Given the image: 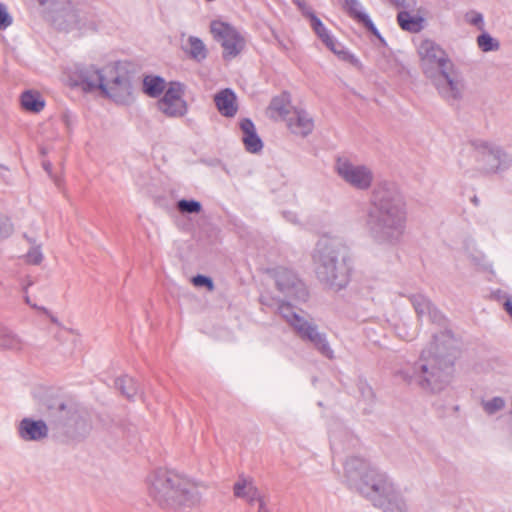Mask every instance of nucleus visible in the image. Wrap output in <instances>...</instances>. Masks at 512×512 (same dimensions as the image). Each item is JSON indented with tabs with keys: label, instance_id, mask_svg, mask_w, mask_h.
I'll return each instance as SVG.
<instances>
[{
	"label": "nucleus",
	"instance_id": "obj_37",
	"mask_svg": "<svg viewBox=\"0 0 512 512\" xmlns=\"http://www.w3.org/2000/svg\"><path fill=\"white\" fill-rule=\"evenodd\" d=\"M12 16L9 14L6 5L0 3V29L4 30L12 24Z\"/></svg>",
	"mask_w": 512,
	"mask_h": 512
},
{
	"label": "nucleus",
	"instance_id": "obj_43",
	"mask_svg": "<svg viewBox=\"0 0 512 512\" xmlns=\"http://www.w3.org/2000/svg\"><path fill=\"white\" fill-rule=\"evenodd\" d=\"M44 169L48 172V174L52 177V172H51V169H52V166L50 163H44Z\"/></svg>",
	"mask_w": 512,
	"mask_h": 512
},
{
	"label": "nucleus",
	"instance_id": "obj_18",
	"mask_svg": "<svg viewBox=\"0 0 512 512\" xmlns=\"http://www.w3.org/2000/svg\"><path fill=\"white\" fill-rule=\"evenodd\" d=\"M32 284L33 280L30 277H28L26 281L22 284L21 290L23 302L32 310H34L38 315L47 317L50 320V322L56 326H61L58 317L52 311H50L48 308L42 305L35 294L29 292L28 289Z\"/></svg>",
	"mask_w": 512,
	"mask_h": 512
},
{
	"label": "nucleus",
	"instance_id": "obj_20",
	"mask_svg": "<svg viewBox=\"0 0 512 512\" xmlns=\"http://www.w3.org/2000/svg\"><path fill=\"white\" fill-rule=\"evenodd\" d=\"M26 348L23 337L10 327L0 323V350L21 352Z\"/></svg>",
	"mask_w": 512,
	"mask_h": 512
},
{
	"label": "nucleus",
	"instance_id": "obj_24",
	"mask_svg": "<svg viewBox=\"0 0 512 512\" xmlns=\"http://www.w3.org/2000/svg\"><path fill=\"white\" fill-rule=\"evenodd\" d=\"M345 9L354 17L357 21L363 23L365 27L371 31L374 35L379 36L378 31L369 17L362 11L361 4L358 0H343Z\"/></svg>",
	"mask_w": 512,
	"mask_h": 512
},
{
	"label": "nucleus",
	"instance_id": "obj_10",
	"mask_svg": "<svg viewBox=\"0 0 512 512\" xmlns=\"http://www.w3.org/2000/svg\"><path fill=\"white\" fill-rule=\"evenodd\" d=\"M210 32L222 49L225 60H232L239 56L246 47L244 36L230 23L222 20H213L210 23Z\"/></svg>",
	"mask_w": 512,
	"mask_h": 512
},
{
	"label": "nucleus",
	"instance_id": "obj_14",
	"mask_svg": "<svg viewBox=\"0 0 512 512\" xmlns=\"http://www.w3.org/2000/svg\"><path fill=\"white\" fill-rule=\"evenodd\" d=\"M19 437L24 441H41L48 436V426L43 420L23 418L17 428Z\"/></svg>",
	"mask_w": 512,
	"mask_h": 512
},
{
	"label": "nucleus",
	"instance_id": "obj_33",
	"mask_svg": "<svg viewBox=\"0 0 512 512\" xmlns=\"http://www.w3.org/2000/svg\"><path fill=\"white\" fill-rule=\"evenodd\" d=\"M465 20L468 24L476 27L480 31H484L485 22L483 15L477 11H469L465 15Z\"/></svg>",
	"mask_w": 512,
	"mask_h": 512
},
{
	"label": "nucleus",
	"instance_id": "obj_7",
	"mask_svg": "<svg viewBox=\"0 0 512 512\" xmlns=\"http://www.w3.org/2000/svg\"><path fill=\"white\" fill-rule=\"evenodd\" d=\"M279 313L301 339L310 341L324 356L333 357V350L325 335L319 333L317 327L306 319L302 310L289 303H283L279 306Z\"/></svg>",
	"mask_w": 512,
	"mask_h": 512
},
{
	"label": "nucleus",
	"instance_id": "obj_1",
	"mask_svg": "<svg viewBox=\"0 0 512 512\" xmlns=\"http://www.w3.org/2000/svg\"><path fill=\"white\" fill-rule=\"evenodd\" d=\"M363 225L379 244H395L401 239L406 225V209L394 187L385 183L374 189Z\"/></svg>",
	"mask_w": 512,
	"mask_h": 512
},
{
	"label": "nucleus",
	"instance_id": "obj_8",
	"mask_svg": "<svg viewBox=\"0 0 512 512\" xmlns=\"http://www.w3.org/2000/svg\"><path fill=\"white\" fill-rule=\"evenodd\" d=\"M334 171L346 185L358 191L369 190L375 179L370 166L355 162L347 157L337 158Z\"/></svg>",
	"mask_w": 512,
	"mask_h": 512
},
{
	"label": "nucleus",
	"instance_id": "obj_35",
	"mask_svg": "<svg viewBox=\"0 0 512 512\" xmlns=\"http://www.w3.org/2000/svg\"><path fill=\"white\" fill-rule=\"evenodd\" d=\"M413 305L418 315H424L429 311L430 303L423 296H415L413 297Z\"/></svg>",
	"mask_w": 512,
	"mask_h": 512
},
{
	"label": "nucleus",
	"instance_id": "obj_3",
	"mask_svg": "<svg viewBox=\"0 0 512 512\" xmlns=\"http://www.w3.org/2000/svg\"><path fill=\"white\" fill-rule=\"evenodd\" d=\"M351 485L386 512H405L407 502L401 490L388 475L360 459H351L345 466Z\"/></svg>",
	"mask_w": 512,
	"mask_h": 512
},
{
	"label": "nucleus",
	"instance_id": "obj_11",
	"mask_svg": "<svg viewBox=\"0 0 512 512\" xmlns=\"http://www.w3.org/2000/svg\"><path fill=\"white\" fill-rule=\"evenodd\" d=\"M438 93L446 100H457L464 92V82L453 64L430 77Z\"/></svg>",
	"mask_w": 512,
	"mask_h": 512
},
{
	"label": "nucleus",
	"instance_id": "obj_2",
	"mask_svg": "<svg viewBox=\"0 0 512 512\" xmlns=\"http://www.w3.org/2000/svg\"><path fill=\"white\" fill-rule=\"evenodd\" d=\"M201 484L176 469L157 468L145 478L146 494L151 502L168 510H184L201 502Z\"/></svg>",
	"mask_w": 512,
	"mask_h": 512
},
{
	"label": "nucleus",
	"instance_id": "obj_36",
	"mask_svg": "<svg viewBox=\"0 0 512 512\" xmlns=\"http://www.w3.org/2000/svg\"><path fill=\"white\" fill-rule=\"evenodd\" d=\"M192 283L196 287H206L209 291L214 290V284L211 278L204 275H197L192 278Z\"/></svg>",
	"mask_w": 512,
	"mask_h": 512
},
{
	"label": "nucleus",
	"instance_id": "obj_4",
	"mask_svg": "<svg viewBox=\"0 0 512 512\" xmlns=\"http://www.w3.org/2000/svg\"><path fill=\"white\" fill-rule=\"evenodd\" d=\"M74 77L76 85L85 92H99L119 104L129 103L132 99L131 84L114 63L79 66Z\"/></svg>",
	"mask_w": 512,
	"mask_h": 512
},
{
	"label": "nucleus",
	"instance_id": "obj_45",
	"mask_svg": "<svg viewBox=\"0 0 512 512\" xmlns=\"http://www.w3.org/2000/svg\"><path fill=\"white\" fill-rule=\"evenodd\" d=\"M54 179V182L58 185L59 184V180L57 178H53Z\"/></svg>",
	"mask_w": 512,
	"mask_h": 512
},
{
	"label": "nucleus",
	"instance_id": "obj_41",
	"mask_svg": "<svg viewBox=\"0 0 512 512\" xmlns=\"http://www.w3.org/2000/svg\"><path fill=\"white\" fill-rule=\"evenodd\" d=\"M294 3L303 11L305 15L309 17L310 11L307 10L306 3L304 0H294Z\"/></svg>",
	"mask_w": 512,
	"mask_h": 512
},
{
	"label": "nucleus",
	"instance_id": "obj_31",
	"mask_svg": "<svg viewBox=\"0 0 512 512\" xmlns=\"http://www.w3.org/2000/svg\"><path fill=\"white\" fill-rule=\"evenodd\" d=\"M25 262L30 265H40L44 259L42 249L39 245L32 246L24 256Z\"/></svg>",
	"mask_w": 512,
	"mask_h": 512
},
{
	"label": "nucleus",
	"instance_id": "obj_16",
	"mask_svg": "<svg viewBox=\"0 0 512 512\" xmlns=\"http://www.w3.org/2000/svg\"><path fill=\"white\" fill-rule=\"evenodd\" d=\"M309 19L313 30L328 49H330L341 59L346 60L350 57L349 53L333 37L330 36L327 29L318 17H316L313 13H310Z\"/></svg>",
	"mask_w": 512,
	"mask_h": 512
},
{
	"label": "nucleus",
	"instance_id": "obj_22",
	"mask_svg": "<svg viewBox=\"0 0 512 512\" xmlns=\"http://www.w3.org/2000/svg\"><path fill=\"white\" fill-rule=\"evenodd\" d=\"M240 128L243 133V143L249 152H259L262 147V141L256 134L255 126L249 119H244L240 123Z\"/></svg>",
	"mask_w": 512,
	"mask_h": 512
},
{
	"label": "nucleus",
	"instance_id": "obj_5",
	"mask_svg": "<svg viewBox=\"0 0 512 512\" xmlns=\"http://www.w3.org/2000/svg\"><path fill=\"white\" fill-rule=\"evenodd\" d=\"M313 267L317 278L332 288L340 289L348 282V248L336 238L324 236L316 244Z\"/></svg>",
	"mask_w": 512,
	"mask_h": 512
},
{
	"label": "nucleus",
	"instance_id": "obj_44",
	"mask_svg": "<svg viewBox=\"0 0 512 512\" xmlns=\"http://www.w3.org/2000/svg\"><path fill=\"white\" fill-rule=\"evenodd\" d=\"M399 335H400L401 337H403L404 339H406V340H411V339L414 337V335H411V336H408V335H402V334H399Z\"/></svg>",
	"mask_w": 512,
	"mask_h": 512
},
{
	"label": "nucleus",
	"instance_id": "obj_28",
	"mask_svg": "<svg viewBox=\"0 0 512 512\" xmlns=\"http://www.w3.org/2000/svg\"><path fill=\"white\" fill-rule=\"evenodd\" d=\"M165 87L164 79L158 76H146L143 80V90L150 97H158Z\"/></svg>",
	"mask_w": 512,
	"mask_h": 512
},
{
	"label": "nucleus",
	"instance_id": "obj_15",
	"mask_svg": "<svg viewBox=\"0 0 512 512\" xmlns=\"http://www.w3.org/2000/svg\"><path fill=\"white\" fill-rule=\"evenodd\" d=\"M298 107H294L291 102V97L288 93H282L274 97L266 109V115L275 121H287V118L293 114V111Z\"/></svg>",
	"mask_w": 512,
	"mask_h": 512
},
{
	"label": "nucleus",
	"instance_id": "obj_19",
	"mask_svg": "<svg viewBox=\"0 0 512 512\" xmlns=\"http://www.w3.org/2000/svg\"><path fill=\"white\" fill-rule=\"evenodd\" d=\"M233 494L235 497L243 499L250 505H254V500L261 494L254 479L249 476L241 475L233 485Z\"/></svg>",
	"mask_w": 512,
	"mask_h": 512
},
{
	"label": "nucleus",
	"instance_id": "obj_25",
	"mask_svg": "<svg viewBox=\"0 0 512 512\" xmlns=\"http://www.w3.org/2000/svg\"><path fill=\"white\" fill-rule=\"evenodd\" d=\"M399 26L408 32L416 33L422 29V19L408 12H400L397 16Z\"/></svg>",
	"mask_w": 512,
	"mask_h": 512
},
{
	"label": "nucleus",
	"instance_id": "obj_29",
	"mask_svg": "<svg viewBox=\"0 0 512 512\" xmlns=\"http://www.w3.org/2000/svg\"><path fill=\"white\" fill-rule=\"evenodd\" d=\"M476 41L479 49L483 52L497 51L500 48L499 41L485 31H482Z\"/></svg>",
	"mask_w": 512,
	"mask_h": 512
},
{
	"label": "nucleus",
	"instance_id": "obj_9",
	"mask_svg": "<svg viewBox=\"0 0 512 512\" xmlns=\"http://www.w3.org/2000/svg\"><path fill=\"white\" fill-rule=\"evenodd\" d=\"M453 365L440 359H433L420 367L414 381L424 390L440 392L451 382Z\"/></svg>",
	"mask_w": 512,
	"mask_h": 512
},
{
	"label": "nucleus",
	"instance_id": "obj_38",
	"mask_svg": "<svg viewBox=\"0 0 512 512\" xmlns=\"http://www.w3.org/2000/svg\"><path fill=\"white\" fill-rule=\"evenodd\" d=\"M13 232V226L8 218L0 216V238H6Z\"/></svg>",
	"mask_w": 512,
	"mask_h": 512
},
{
	"label": "nucleus",
	"instance_id": "obj_30",
	"mask_svg": "<svg viewBox=\"0 0 512 512\" xmlns=\"http://www.w3.org/2000/svg\"><path fill=\"white\" fill-rule=\"evenodd\" d=\"M121 392L128 398L135 396L137 392V383L130 377L119 378L116 382Z\"/></svg>",
	"mask_w": 512,
	"mask_h": 512
},
{
	"label": "nucleus",
	"instance_id": "obj_17",
	"mask_svg": "<svg viewBox=\"0 0 512 512\" xmlns=\"http://www.w3.org/2000/svg\"><path fill=\"white\" fill-rule=\"evenodd\" d=\"M286 125L291 133L305 137L312 132L314 121L308 112L297 108L293 111V114L287 118Z\"/></svg>",
	"mask_w": 512,
	"mask_h": 512
},
{
	"label": "nucleus",
	"instance_id": "obj_34",
	"mask_svg": "<svg viewBox=\"0 0 512 512\" xmlns=\"http://www.w3.org/2000/svg\"><path fill=\"white\" fill-rule=\"evenodd\" d=\"M178 209L183 213H199L201 211V204L194 200H180L178 202Z\"/></svg>",
	"mask_w": 512,
	"mask_h": 512
},
{
	"label": "nucleus",
	"instance_id": "obj_13",
	"mask_svg": "<svg viewBox=\"0 0 512 512\" xmlns=\"http://www.w3.org/2000/svg\"><path fill=\"white\" fill-rule=\"evenodd\" d=\"M157 107L167 117L184 116L188 111L187 102L184 100V86L177 82L170 83Z\"/></svg>",
	"mask_w": 512,
	"mask_h": 512
},
{
	"label": "nucleus",
	"instance_id": "obj_42",
	"mask_svg": "<svg viewBox=\"0 0 512 512\" xmlns=\"http://www.w3.org/2000/svg\"><path fill=\"white\" fill-rule=\"evenodd\" d=\"M505 311L511 316L512 318V300L507 299L504 303Z\"/></svg>",
	"mask_w": 512,
	"mask_h": 512
},
{
	"label": "nucleus",
	"instance_id": "obj_39",
	"mask_svg": "<svg viewBox=\"0 0 512 512\" xmlns=\"http://www.w3.org/2000/svg\"><path fill=\"white\" fill-rule=\"evenodd\" d=\"M255 504H257V512H270L268 499L262 493L254 500V505Z\"/></svg>",
	"mask_w": 512,
	"mask_h": 512
},
{
	"label": "nucleus",
	"instance_id": "obj_23",
	"mask_svg": "<svg viewBox=\"0 0 512 512\" xmlns=\"http://www.w3.org/2000/svg\"><path fill=\"white\" fill-rule=\"evenodd\" d=\"M21 107L31 113H39L45 107V100L42 95L35 90H27L21 94Z\"/></svg>",
	"mask_w": 512,
	"mask_h": 512
},
{
	"label": "nucleus",
	"instance_id": "obj_21",
	"mask_svg": "<svg viewBox=\"0 0 512 512\" xmlns=\"http://www.w3.org/2000/svg\"><path fill=\"white\" fill-rule=\"evenodd\" d=\"M214 102L222 116L234 117L238 111L236 95L230 89H224L215 94Z\"/></svg>",
	"mask_w": 512,
	"mask_h": 512
},
{
	"label": "nucleus",
	"instance_id": "obj_12",
	"mask_svg": "<svg viewBox=\"0 0 512 512\" xmlns=\"http://www.w3.org/2000/svg\"><path fill=\"white\" fill-rule=\"evenodd\" d=\"M418 55L421 67L429 77L453 64L447 53L431 40H424L420 43Z\"/></svg>",
	"mask_w": 512,
	"mask_h": 512
},
{
	"label": "nucleus",
	"instance_id": "obj_27",
	"mask_svg": "<svg viewBox=\"0 0 512 512\" xmlns=\"http://www.w3.org/2000/svg\"><path fill=\"white\" fill-rule=\"evenodd\" d=\"M276 283L281 291L290 292L299 285L296 276L288 270L282 269L276 273Z\"/></svg>",
	"mask_w": 512,
	"mask_h": 512
},
{
	"label": "nucleus",
	"instance_id": "obj_40",
	"mask_svg": "<svg viewBox=\"0 0 512 512\" xmlns=\"http://www.w3.org/2000/svg\"><path fill=\"white\" fill-rule=\"evenodd\" d=\"M391 2H393L394 4H396L397 6H402V7H411V6H414L415 4V0H390Z\"/></svg>",
	"mask_w": 512,
	"mask_h": 512
},
{
	"label": "nucleus",
	"instance_id": "obj_32",
	"mask_svg": "<svg viewBox=\"0 0 512 512\" xmlns=\"http://www.w3.org/2000/svg\"><path fill=\"white\" fill-rule=\"evenodd\" d=\"M483 409L488 414H494L505 407V401L501 397H494L482 402Z\"/></svg>",
	"mask_w": 512,
	"mask_h": 512
},
{
	"label": "nucleus",
	"instance_id": "obj_6",
	"mask_svg": "<svg viewBox=\"0 0 512 512\" xmlns=\"http://www.w3.org/2000/svg\"><path fill=\"white\" fill-rule=\"evenodd\" d=\"M469 150L475 162L473 168L481 175H499L512 165L510 153L497 143L478 140L471 143Z\"/></svg>",
	"mask_w": 512,
	"mask_h": 512
},
{
	"label": "nucleus",
	"instance_id": "obj_26",
	"mask_svg": "<svg viewBox=\"0 0 512 512\" xmlns=\"http://www.w3.org/2000/svg\"><path fill=\"white\" fill-rule=\"evenodd\" d=\"M185 51L197 61L203 60L207 56L205 44L201 39L194 36L188 38Z\"/></svg>",
	"mask_w": 512,
	"mask_h": 512
}]
</instances>
